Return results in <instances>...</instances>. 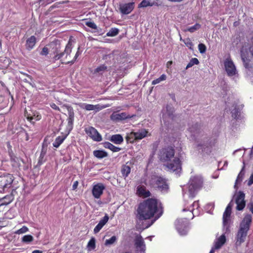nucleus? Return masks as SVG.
I'll return each mask as SVG.
<instances>
[{
    "instance_id": "nucleus-1",
    "label": "nucleus",
    "mask_w": 253,
    "mask_h": 253,
    "mask_svg": "<svg viewBox=\"0 0 253 253\" xmlns=\"http://www.w3.org/2000/svg\"><path fill=\"white\" fill-rule=\"evenodd\" d=\"M162 213L161 203L155 199L149 198L139 204L137 209L136 218L140 221L155 216L157 219Z\"/></svg>"
},
{
    "instance_id": "nucleus-2",
    "label": "nucleus",
    "mask_w": 253,
    "mask_h": 253,
    "mask_svg": "<svg viewBox=\"0 0 253 253\" xmlns=\"http://www.w3.org/2000/svg\"><path fill=\"white\" fill-rule=\"evenodd\" d=\"M237 185V178L235 180L234 188L235 189V193L233 196V198L227 206L223 214L222 220H223V229L225 230L224 234L221 235L219 238H217L214 242L215 249H220L225 243L226 238L225 234L229 231V228L232 223V219L231 216L232 207L233 205V203H235L237 205V195L236 186ZM237 209V206L236 207Z\"/></svg>"
},
{
    "instance_id": "nucleus-3",
    "label": "nucleus",
    "mask_w": 253,
    "mask_h": 253,
    "mask_svg": "<svg viewBox=\"0 0 253 253\" xmlns=\"http://www.w3.org/2000/svg\"><path fill=\"white\" fill-rule=\"evenodd\" d=\"M160 160L165 163L164 165L168 170L175 172L176 174L181 170V164L178 157H174V150L170 146L162 148L159 152Z\"/></svg>"
},
{
    "instance_id": "nucleus-4",
    "label": "nucleus",
    "mask_w": 253,
    "mask_h": 253,
    "mask_svg": "<svg viewBox=\"0 0 253 253\" xmlns=\"http://www.w3.org/2000/svg\"><path fill=\"white\" fill-rule=\"evenodd\" d=\"M203 178L200 175L191 176L188 184L182 188L184 200L192 199L203 185Z\"/></svg>"
},
{
    "instance_id": "nucleus-5",
    "label": "nucleus",
    "mask_w": 253,
    "mask_h": 253,
    "mask_svg": "<svg viewBox=\"0 0 253 253\" xmlns=\"http://www.w3.org/2000/svg\"><path fill=\"white\" fill-rule=\"evenodd\" d=\"M252 220V215L250 214H247L242 221L240 224V230L238 231V242L240 243L245 241Z\"/></svg>"
},
{
    "instance_id": "nucleus-6",
    "label": "nucleus",
    "mask_w": 253,
    "mask_h": 253,
    "mask_svg": "<svg viewBox=\"0 0 253 253\" xmlns=\"http://www.w3.org/2000/svg\"><path fill=\"white\" fill-rule=\"evenodd\" d=\"M249 51L251 55L247 49L243 47L241 50V57L243 62L244 67L247 69H251L253 67V63L252 61L253 58V38H252V44L249 47Z\"/></svg>"
},
{
    "instance_id": "nucleus-7",
    "label": "nucleus",
    "mask_w": 253,
    "mask_h": 253,
    "mask_svg": "<svg viewBox=\"0 0 253 253\" xmlns=\"http://www.w3.org/2000/svg\"><path fill=\"white\" fill-rule=\"evenodd\" d=\"M151 184L163 192H166L169 188L166 180L162 177L155 176L152 178Z\"/></svg>"
},
{
    "instance_id": "nucleus-8",
    "label": "nucleus",
    "mask_w": 253,
    "mask_h": 253,
    "mask_svg": "<svg viewBox=\"0 0 253 253\" xmlns=\"http://www.w3.org/2000/svg\"><path fill=\"white\" fill-rule=\"evenodd\" d=\"M175 225L176 229L180 235H185L188 230V221L186 218L177 219Z\"/></svg>"
},
{
    "instance_id": "nucleus-9",
    "label": "nucleus",
    "mask_w": 253,
    "mask_h": 253,
    "mask_svg": "<svg viewBox=\"0 0 253 253\" xmlns=\"http://www.w3.org/2000/svg\"><path fill=\"white\" fill-rule=\"evenodd\" d=\"M148 131L145 129H141L136 132H131L127 136L126 139L130 142H133L137 139H142L147 135Z\"/></svg>"
},
{
    "instance_id": "nucleus-10",
    "label": "nucleus",
    "mask_w": 253,
    "mask_h": 253,
    "mask_svg": "<svg viewBox=\"0 0 253 253\" xmlns=\"http://www.w3.org/2000/svg\"><path fill=\"white\" fill-rule=\"evenodd\" d=\"M13 176L11 174H7L0 178V193L4 192L10 188L13 182Z\"/></svg>"
},
{
    "instance_id": "nucleus-11",
    "label": "nucleus",
    "mask_w": 253,
    "mask_h": 253,
    "mask_svg": "<svg viewBox=\"0 0 253 253\" xmlns=\"http://www.w3.org/2000/svg\"><path fill=\"white\" fill-rule=\"evenodd\" d=\"M134 246L138 253H145L146 246L143 238L137 235L134 239Z\"/></svg>"
},
{
    "instance_id": "nucleus-12",
    "label": "nucleus",
    "mask_w": 253,
    "mask_h": 253,
    "mask_svg": "<svg viewBox=\"0 0 253 253\" xmlns=\"http://www.w3.org/2000/svg\"><path fill=\"white\" fill-rule=\"evenodd\" d=\"M225 71L229 76H234L236 71L235 65L230 58H227L224 62Z\"/></svg>"
},
{
    "instance_id": "nucleus-13",
    "label": "nucleus",
    "mask_w": 253,
    "mask_h": 253,
    "mask_svg": "<svg viewBox=\"0 0 253 253\" xmlns=\"http://www.w3.org/2000/svg\"><path fill=\"white\" fill-rule=\"evenodd\" d=\"M86 133L96 141H101L102 140L101 135L99 133L97 130L92 126H88L85 128Z\"/></svg>"
},
{
    "instance_id": "nucleus-14",
    "label": "nucleus",
    "mask_w": 253,
    "mask_h": 253,
    "mask_svg": "<svg viewBox=\"0 0 253 253\" xmlns=\"http://www.w3.org/2000/svg\"><path fill=\"white\" fill-rule=\"evenodd\" d=\"M199 201H195L192 207L188 208V207H185L183 209V211H189V214L190 217L192 215L191 218H193L194 216H198L200 214V209H199Z\"/></svg>"
},
{
    "instance_id": "nucleus-15",
    "label": "nucleus",
    "mask_w": 253,
    "mask_h": 253,
    "mask_svg": "<svg viewBox=\"0 0 253 253\" xmlns=\"http://www.w3.org/2000/svg\"><path fill=\"white\" fill-rule=\"evenodd\" d=\"M189 135L194 138L198 136V135L201 132L200 126L197 123H189L187 128Z\"/></svg>"
},
{
    "instance_id": "nucleus-16",
    "label": "nucleus",
    "mask_w": 253,
    "mask_h": 253,
    "mask_svg": "<svg viewBox=\"0 0 253 253\" xmlns=\"http://www.w3.org/2000/svg\"><path fill=\"white\" fill-rule=\"evenodd\" d=\"M105 189V186L101 183H98L93 185L92 189V194L93 196L95 199L100 198Z\"/></svg>"
},
{
    "instance_id": "nucleus-17",
    "label": "nucleus",
    "mask_w": 253,
    "mask_h": 253,
    "mask_svg": "<svg viewBox=\"0 0 253 253\" xmlns=\"http://www.w3.org/2000/svg\"><path fill=\"white\" fill-rule=\"evenodd\" d=\"M134 8V2H131L120 4L119 9L123 14H128L133 10Z\"/></svg>"
},
{
    "instance_id": "nucleus-18",
    "label": "nucleus",
    "mask_w": 253,
    "mask_h": 253,
    "mask_svg": "<svg viewBox=\"0 0 253 253\" xmlns=\"http://www.w3.org/2000/svg\"><path fill=\"white\" fill-rule=\"evenodd\" d=\"M131 117L127 115L126 113H118L114 112L110 116L111 120L115 122H119L128 118H130Z\"/></svg>"
},
{
    "instance_id": "nucleus-19",
    "label": "nucleus",
    "mask_w": 253,
    "mask_h": 253,
    "mask_svg": "<svg viewBox=\"0 0 253 253\" xmlns=\"http://www.w3.org/2000/svg\"><path fill=\"white\" fill-rule=\"evenodd\" d=\"M79 106L84 109H85L87 111H92V110H95L96 111H98L100 110H101L103 107H101L100 105H92V104H88L86 103H79L78 104Z\"/></svg>"
},
{
    "instance_id": "nucleus-20",
    "label": "nucleus",
    "mask_w": 253,
    "mask_h": 253,
    "mask_svg": "<svg viewBox=\"0 0 253 253\" xmlns=\"http://www.w3.org/2000/svg\"><path fill=\"white\" fill-rule=\"evenodd\" d=\"M174 112L173 108L170 106L167 105L166 107V110H164V112L163 115V120L164 122L166 121L167 119H169L170 120H173V113Z\"/></svg>"
},
{
    "instance_id": "nucleus-21",
    "label": "nucleus",
    "mask_w": 253,
    "mask_h": 253,
    "mask_svg": "<svg viewBox=\"0 0 253 253\" xmlns=\"http://www.w3.org/2000/svg\"><path fill=\"white\" fill-rule=\"evenodd\" d=\"M203 143H199L198 144V147H201V149L203 148L205 149V147H211L213 146L216 143V140L214 138H209L207 137H205L203 138Z\"/></svg>"
},
{
    "instance_id": "nucleus-22",
    "label": "nucleus",
    "mask_w": 253,
    "mask_h": 253,
    "mask_svg": "<svg viewBox=\"0 0 253 253\" xmlns=\"http://www.w3.org/2000/svg\"><path fill=\"white\" fill-rule=\"evenodd\" d=\"M109 220V216L107 214L105 215L101 219L98 224L94 228L93 231L95 234L98 233L102 227L106 224Z\"/></svg>"
},
{
    "instance_id": "nucleus-23",
    "label": "nucleus",
    "mask_w": 253,
    "mask_h": 253,
    "mask_svg": "<svg viewBox=\"0 0 253 253\" xmlns=\"http://www.w3.org/2000/svg\"><path fill=\"white\" fill-rule=\"evenodd\" d=\"M245 198V194L243 192H238V211H241L245 207L246 202Z\"/></svg>"
},
{
    "instance_id": "nucleus-24",
    "label": "nucleus",
    "mask_w": 253,
    "mask_h": 253,
    "mask_svg": "<svg viewBox=\"0 0 253 253\" xmlns=\"http://www.w3.org/2000/svg\"><path fill=\"white\" fill-rule=\"evenodd\" d=\"M25 116L27 117V120L32 123L41 119V116L37 112H32V114H28V112H26Z\"/></svg>"
},
{
    "instance_id": "nucleus-25",
    "label": "nucleus",
    "mask_w": 253,
    "mask_h": 253,
    "mask_svg": "<svg viewBox=\"0 0 253 253\" xmlns=\"http://www.w3.org/2000/svg\"><path fill=\"white\" fill-rule=\"evenodd\" d=\"M68 128L71 130L73 128V124L74 119V113L73 109L71 107H68Z\"/></svg>"
},
{
    "instance_id": "nucleus-26",
    "label": "nucleus",
    "mask_w": 253,
    "mask_h": 253,
    "mask_svg": "<svg viewBox=\"0 0 253 253\" xmlns=\"http://www.w3.org/2000/svg\"><path fill=\"white\" fill-rule=\"evenodd\" d=\"M137 193L140 196H143L144 197H147L150 196V192L143 186H139L137 187Z\"/></svg>"
},
{
    "instance_id": "nucleus-27",
    "label": "nucleus",
    "mask_w": 253,
    "mask_h": 253,
    "mask_svg": "<svg viewBox=\"0 0 253 253\" xmlns=\"http://www.w3.org/2000/svg\"><path fill=\"white\" fill-rule=\"evenodd\" d=\"M36 43V38L32 36L26 41V47L28 50H31L34 48Z\"/></svg>"
},
{
    "instance_id": "nucleus-28",
    "label": "nucleus",
    "mask_w": 253,
    "mask_h": 253,
    "mask_svg": "<svg viewBox=\"0 0 253 253\" xmlns=\"http://www.w3.org/2000/svg\"><path fill=\"white\" fill-rule=\"evenodd\" d=\"M110 140L116 144H121L124 141L123 136L120 134L113 135Z\"/></svg>"
},
{
    "instance_id": "nucleus-29",
    "label": "nucleus",
    "mask_w": 253,
    "mask_h": 253,
    "mask_svg": "<svg viewBox=\"0 0 253 253\" xmlns=\"http://www.w3.org/2000/svg\"><path fill=\"white\" fill-rule=\"evenodd\" d=\"M103 146L105 148L109 149L113 152H117L121 150V148L116 147L109 142H104Z\"/></svg>"
},
{
    "instance_id": "nucleus-30",
    "label": "nucleus",
    "mask_w": 253,
    "mask_h": 253,
    "mask_svg": "<svg viewBox=\"0 0 253 253\" xmlns=\"http://www.w3.org/2000/svg\"><path fill=\"white\" fill-rule=\"evenodd\" d=\"M10 161L13 167L18 168L20 166L21 160L14 155H10Z\"/></svg>"
},
{
    "instance_id": "nucleus-31",
    "label": "nucleus",
    "mask_w": 253,
    "mask_h": 253,
    "mask_svg": "<svg viewBox=\"0 0 253 253\" xmlns=\"http://www.w3.org/2000/svg\"><path fill=\"white\" fill-rule=\"evenodd\" d=\"M93 154L94 156L98 159H102L108 156L107 153L103 150H95Z\"/></svg>"
},
{
    "instance_id": "nucleus-32",
    "label": "nucleus",
    "mask_w": 253,
    "mask_h": 253,
    "mask_svg": "<svg viewBox=\"0 0 253 253\" xmlns=\"http://www.w3.org/2000/svg\"><path fill=\"white\" fill-rule=\"evenodd\" d=\"M66 137V135L58 136L53 143V147L55 148L59 147V146L63 143Z\"/></svg>"
},
{
    "instance_id": "nucleus-33",
    "label": "nucleus",
    "mask_w": 253,
    "mask_h": 253,
    "mask_svg": "<svg viewBox=\"0 0 253 253\" xmlns=\"http://www.w3.org/2000/svg\"><path fill=\"white\" fill-rule=\"evenodd\" d=\"M131 169L128 165H125L122 166L121 169V172L123 176L125 177H127L130 173Z\"/></svg>"
},
{
    "instance_id": "nucleus-34",
    "label": "nucleus",
    "mask_w": 253,
    "mask_h": 253,
    "mask_svg": "<svg viewBox=\"0 0 253 253\" xmlns=\"http://www.w3.org/2000/svg\"><path fill=\"white\" fill-rule=\"evenodd\" d=\"M107 70V67L105 65H101L97 67L94 73H98L99 75H102L105 72H106Z\"/></svg>"
},
{
    "instance_id": "nucleus-35",
    "label": "nucleus",
    "mask_w": 253,
    "mask_h": 253,
    "mask_svg": "<svg viewBox=\"0 0 253 253\" xmlns=\"http://www.w3.org/2000/svg\"><path fill=\"white\" fill-rule=\"evenodd\" d=\"M119 32V30L118 28H111L110 31L107 33L106 36L107 37H114L117 36Z\"/></svg>"
},
{
    "instance_id": "nucleus-36",
    "label": "nucleus",
    "mask_w": 253,
    "mask_h": 253,
    "mask_svg": "<svg viewBox=\"0 0 253 253\" xmlns=\"http://www.w3.org/2000/svg\"><path fill=\"white\" fill-rule=\"evenodd\" d=\"M72 44L70 41H69L66 46L65 49L64 50V54H66V58L68 55H69L72 51Z\"/></svg>"
},
{
    "instance_id": "nucleus-37",
    "label": "nucleus",
    "mask_w": 253,
    "mask_h": 253,
    "mask_svg": "<svg viewBox=\"0 0 253 253\" xmlns=\"http://www.w3.org/2000/svg\"><path fill=\"white\" fill-rule=\"evenodd\" d=\"M34 240V238L32 235H24L21 239V241L25 243H30Z\"/></svg>"
},
{
    "instance_id": "nucleus-38",
    "label": "nucleus",
    "mask_w": 253,
    "mask_h": 253,
    "mask_svg": "<svg viewBox=\"0 0 253 253\" xmlns=\"http://www.w3.org/2000/svg\"><path fill=\"white\" fill-rule=\"evenodd\" d=\"M154 3H151L149 0H143L138 5L139 8L146 7L149 6H152Z\"/></svg>"
},
{
    "instance_id": "nucleus-39",
    "label": "nucleus",
    "mask_w": 253,
    "mask_h": 253,
    "mask_svg": "<svg viewBox=\"0 0 253 253\" xmlns=\"http://www.w3.org/2000/svg\"><path fill=\"white\" fill-rule=\"evenodd\" d=\"M117 240V238L115 236H113L109 239H106L105 241L104 244L105 246H110L115 243Z\"/></svg>"
},
{
    "instance_id": "nucleus-40",
    "label": "nucleus",
    "mask_w": 253,
    "mask_h": 253,
    "mask_svg": "<svg viewBox=\"0 0 253 253\" xmlns=\"http://www.w3.org/2000/svg\"><path fill=\"white\" fill-rule=\"evenodd\" d=\"M199 63V60L196 58H192L190 62L188 63L187 65L186 66V69H187L194 65H198Z\"/></svg>"
},
{
    "instance_id": "nucleus-41",
    "label": "nucleus",
    "mask_w": 253,
    "mask_h": 253,
    "mask_svg": "<svg viewBox=\"0 0 253 253\" xmlns=\"http://www.w3.org/2000/svg\"><path fill=\"white\" fill-rule=\"evenodd\" d=\"M201 27V25L199 24L196 23L194 26L190 27L187 29L184 30L185 32L189 31L191 33H193L196 30L199 29Z\"/></svg>"
},
{
    "instance_id": "nucleus-42",
    "label": "nucleus",
    "mask_w": 253,
    "mask_h": 253,
    "mask_svg": "<svg viewBox=\"0 0 253 253\" xmlns=\"http://www.w3.org/2000/svg\"><path fill=\"white\" fill-rule=\"evenodd\" d=\"M180 40L182 41L185 45L190 49L193 50V44L192 42L191 41L190 39L189 38H187L185 40H182L181 38H180Z\"/></svg>"
},
{
    "instance_id": "nucleus-43",
    "label": "nucleus",
    "mask_w": 253,
    "mask_h": 253,
    "mask_svg": "<svg viewBox=\"0 0 253 253\" xmlns=\"http://www.w3.org/2000/svg\"><path fill=\"white\" fill-rule=\"evenodd\" d=\"M28 231H29L28 228L26 226H23L20 229L16 230L15 232V233L16 234L19 235V234L25 233L27 232Z\"/></svg>"
},
{
    "instance_id": "nucleus-44",
    "label": "nucleus",
    "mask_w": 253,
    "mask_h": 253,
    "mask_svg": "<svg viewBox=\"0 0 253 253\" xmlns=\"http://www.w3.org/2000/svg\"><path fill=\"white\" fill-rule=\"evenodd\" d=\"M87 247L91 249H94L95 247V241L94 238H91L87 244Z\"/></svg>"
},
{
    "instance_id": "nucleus-45",
    "label": "nucleus",
    "mask_w": 253,
    "mask_h": 253,
    "mask_svg": "<svg viewBox=\"0 0 253 253\" xmlns=\"http://www.w3.org/2000/svg\"><path fill=\"white\" fill-rule=\"evenodd\" d=\"M85 25L87 26H88V27H90L91 29H93L94 30H96L97 28V27L96 25L94 23V22L91 21H86L85 22Z\"/></svg>"
},
{
    "instance_id": "nucleus-46",
    "label": "nucleus",
    "mask_w": 253,
    "mask_h": 253,
    "mask_svg": "<svg viewBox=\"0 0 253 253\" xmlns=\"http://www.w3.org/2000/svg\"><path fill=\"white\" fill-rule=\"evenodd\" d=\"M206 46L203 43H200L198 45V49L201 53H204L206 51Z\"/></svg>"
},
{
    "instance_id": "nucleus-47",
    "label": "nucleus",
    "mask_w": 253,
    "mask_h": 253,
    "mask_svg": "<svg viewBox=\"0 0 253 253\" xmlns=\"http://www.w3.org/2000/svg\"><path fill=\"white\" fill-rule=\"evenodd\" d=\"M232 117L236 119V117H237V109L236 108V106H235L234 107V108L231 110V112Z\"/></svg>"
},
{
    "instance_id": "nucleus-48",
    "label": "nucleus",
    "mask_w": 253,
    "mask_h": 253,
    "mask_svg": "<svg viewBox=\"0 0 253 253\" xmlns=\"http://www.w3.org/2000/svg\"><path fill=\"white\" fill-rule=\"evenodd\" d=\"M48 53V49L46 47H44L41 52V54L42 55H46Z\"/></svg>"
},
{
    "instance_id": "nucleus-49",
    "label": "nucleus",
    "mask_w": 253,
    "mask_h": 253,
    "mask_svg": "<svg viewBox=\"0 0 253 253\" xmlns=\"http://www.w3.org/2000/svg\"><path fill=\"white\" fill-rule=\"evenodd\" d=\"M244 119H245V116H244V114H243V112L241 113V112H239L238 111V120H240L241 123H242L243 122L242 120L244 121Z\"/></svg>"
},
{
    "instance_id": "nucleus-50",
    "label": "nucleus",
    "mask_w": 253,
    "mask_h": 253,
    "mask_svg": "<svg viewBox=\"0 0 253 253\" xmlns=\"http://www.w3.org/2000/svg\"><path fill=\"white\" fill-rule=\"evenodd\" d=\"M64 55V53L62 52L59 54L56 53V54L54 56V58L55 60H58L60 59Z\"/></svg>"
},
{
    "instance_id": "nucleus-51",
    "label": "nucleus",
    "mask_w": 253,
    "mask_h": 253,
    "mask_svg": "<svg viewBox=\"0 0 253 253\" xmlns=\"http://www.w3.org/2000/svg\"><path fill=\"white\" fill-rule=\"evenodd\" d=\"M253 184V173L250 176L249 180L248 181L247 185L251 186Z\"/></svg>"
},
{
    "instance_id": "nucleus-52",
    "label": "nucleus",
    "mask_w": 253,
    "mask_h": 253,
    "mask_svg": "<svg viewBox=\"0 0 253 253\" xmlns=\"http://www.w3.org/2000/svg\"><path fill=\"white\" fill-rule=\"evenodd\" d=\"M50 106L54 110L60 111V108L54 103L50 104Z\"/></svg>"
},
{
    "instance_id": "nucleus-53",
    "label": "nucleus",
    "mask_w": 253,
    "mask_h": 253,
    "mask_svg": "<svg viewBox=\"0 0 253 253\" xmlns=\"http://www.w3.org/2000/svg\"><path fill=\"white\" fill-rule=\"evenodd\" d=\"M79 55H80V52H79V51H78L77 52V53H76V54H75V57H74V59H73L72 61H70V62H68L67 63H68H68H71V64L74 63V62L75 61V60H76L77 59V58H78V57L79 56Z\"/></svg>"
},
{
    "instance_id": "nucleus-54",
    "label": "nucleus",
    "mask_w": 253,
    "mask_h": 253,
    "mask_svg": "<svg viewBox=\"0 0 253 253\" xmlns=\"http://www.w3.org/2000/svg\"><path fill=\"white\" fill-rule=\"evenodd\" d=\"M249 211L253 214V201L248 205Z\"/></svg>"
},
{
    "instance_id": "nucleus-55",
    "label": "nucleus",
    "mask_w": 253,
    "mask_h": 253,
    "mask_svg": "<svg viewBox=\"0 0 253 253\" xmlns=\"http://www.w3.org/2000/svg\"><path fill=\"white\" fill-rule=\"evenodd\" d=\"M19 72L21 74L27 77L30 81H32L33 79H32V77L30 75H28L27 74H26L23 72H22V71H20Z\"/></svg>"
},
{
    "instance_id": "nucleus-56",
    "label": "nucleus",
    "mask_w": 253,
    "mask_h": 253,
    "mask_svg": "<svg viewBox=\"0 0 253 253\" xmlns=\"http://www.w3.org/2000/svg\"><path fill=\"white\" fill-rule=\"evenodd\" d=\"M161 82V81H160V79L158 78L157 79L153 80L152 82V84L153 85H155V84L160 83Z\"/></svg>"
},
{
    "instance_id": "nucleus-57",
    "label": "nucleus",
    "mask_w": 253,
    "mask_h": 253,
    "mask_svg": "<svg viewBox=\"0 0 253 253\" xmlns=\"http://www.w3.org/2000/svg\"><path fill=\"white\" fill-rule=\"evenodd\" d=\"M159 78L160 79V81L162 82V81L166 80L167 77H166V75L163 74Z\"/></svg>"
},
{
    "instance_id": "nucleus-58",
    "label": "nucleus",
    "mask_w": 253,
    "mask_h": 253,
    "mask_svg": "<svg viewBox=\"0 0 253 253\" xmlns=\"http://www.w3.org/2000/svg\"><path fill=\"white\" fill-rule=\"evenodd\" d=\"M78 185V181H75L73 183V187H72L73 190H75L77 188Z\"/></svg>"
},
{
    "instance_id": "nucleus-59",
    "label": "nucleus",
    "mask_w": 253,
    "mask_h": 253,
    "mask_svg": "<svg viewBox=\"0 0 253 253\" xmlns=\"http://www.w3.org/2000/svg\"><path fill=\"white\" fill-rule=\"evenodd\" d=\"M23 81L25 82V83H27L28 84H29L30 85H33V84H32V83L31 82L32 81H29L27 79H23Z\"/></svg>"
},
{
    "instance_id": "nucleus-60",
    "label": "nucleus",
    "mask_w": 253,
    "mask_h": 253,
    "mask_svg": "<svg viewBox=\"0 0 253 253\" xmlns=\"http://www.w3.org/2000/svg\"><path fill=\"white\" fill-rule=\"evenodd\" d=\"M172 64V61H169L167 63V67L168 68H169L171 67V65Z\"/></svg>"
},
{
    "instance_id": "nucleus-61",
    "label": "nucleus",
    "mask_w": 253,
    "mask_h": 253,
    "mask_svg": "<svg viewBox=\"0 0 253 253\" xmlns=\"http://www.w3.org/2000/svg\"><path fill=\"white\" fill-rule=\"evenodd\" d=\"M244 170L243 168L241 170L240 173L238 174V179H239L240 177H242V175H244Z\"/></svg>"
},
{
    "instance_id": "nucleus-62",
    "label": "nucleus",
    "mask_w": 253,
    "mask_h": 253,
    "mask_svg": "<svg viewBox=\"0 0 253 253\" xmlns=\"http://www.w3.org/2000/svg\"><path fill=\"white\" fill-rule=\"evenodd\" d=\"M42 251L40 250H34L32 253H42Z\"/></svg>"
},
{
    "instance_id": "nucleus-63",
    "label": "nucleus",
    "mask_w": 253,
    "mask_h": 253,
    "mask_svg": "<svg viewBox=\"0 0 253 253\" xmlns=\"http://www.w3.org/2000/svg\"><path fill=\"white\" fill-rule=\"evenodd\" d=\"M216 250V249H215V247L214 246L212 249L211 250L210 253H214V252H215V250Z\"/></svg>"
},
{
    "instance_id": "nucleus-64",
    "label": "nucleus",
    "mask_w": 253,
    "mask_h": 253,
    "mask_svg": "<svg viewBox=\"0 0 253 253\" xmlns=\"http://www.w3.org/2000/svg\"><path fill=\"white\" fill-rule=\"evenodd\" d=\"M44 154L42 153V152H41V155H40V159H42L44 157Z\"/></svg>"
}]
</instances>
